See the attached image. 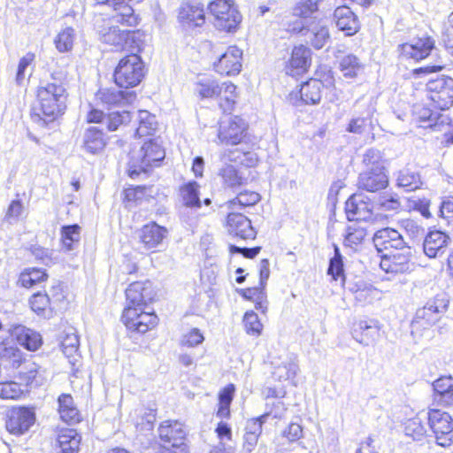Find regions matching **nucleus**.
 Wrapping results in <instances>:
<instances>
[{"label":"nucleus","mask_w":453,"mask_h":453,"mask_svg":"<svg viewBox=\"0 0 453 453\" xmlns=\"http://www.w3.org/2000/svg\"><path fill=\"white\" fill-rule=\"evenodd\" d=\"M80 228H61V242L66 250H72L80 240Z\"/></svg>","instance_id":"e2e57ef3"},{"label":"nucleus","mask_w":453,"mask_h":453,"mask_svg":"<svg viewBox=\"0 0 453 453\" xmlns=\"http://www.w3.org/2000/svg\"><path fill=\"white\" fill-rule=\"evenodd\" d=\"M178 19L183 27L188 28L203 26L205 22L203 5L196 0L182 3Z\"/></svg>","instance_id":"f3484780"},{"label":"nucleus","mask_w":453,"mask_h":453,"mask_svg":"<svg viewBox=\"0 0 453 453\" xmlns=\"http://www.w3.org/2000/svg\"><path fill=\"white\" fill-rule=\"evenodd\" d=\"M242 50L232 45L213 62V70L220 75L234 76L242 71Z\"/></svg>","instance_id":"9b49d317"},{"label":"nucleus","mask_w":453,"mask_h":453,"mask_svg":"<svg viewBox=\"0 0 453 453\" xmlns=\"http://www.w3.org/2000/svg\"><path fill=\"white\" fill-rule=\"evenodd\" d=\"M243 324L248 334L253 336H259L261 334L263 325L255 311H249L245 312L243 316Z\"/></svg>","instance_id":"6e6d98bb"},{"label":"nucleus","mask_w":453,"mask_h":453,"mask_svg":"<svg viewBox=\"0 0 453 453\" xmlns=\"http://www.w3.org/2000/svg\"><path fill=\"white\" fill-rule=\"evenodd\" d=\"M79 337L72 329V332L65 333V335L61 340L62 351L68 358L73 357V361L70 360V363L74 364L76 361L75 355L79 349Z\"/></svg>","instance_id":"3c124183"},{"label":"nucleus","mask_w":453,"mask_h":453,"mask_svg":"<svg viewBox=\"0 0 453 453\" xmlns=\"http://www.w3.org/2000/svg\"><path fill=\"white\" fill-rule=\"evenodd\" d=\"M106 145L104 134L97 127L88 128L82 138V148L90 154H97L104 150Z\"/></svg>","instance_id":"473e14b6"},{"label":"nucleus","mask_w":453,"mask_h":453,"mask_svg":"<svg viewBox=\"0 0 453 453\" xmlns=\"http://www.w3.org/2000/svg\"><path fill=\"white\" fill-rule=\"evenodd\" d=\"M334 88V78L333 73L328 71L325 73L323 80L311 79L303 83L298 91L291 92L288 100L293 105L317 104L320 102L322 96V88Z\"/></svg>","instance_id":"20e7f679"},{"label":"nucleus","mask_w":453,"mask_h":453,"mask_svg":"<svg viewBox=\"0 0 453 453\" xmlns=\"http://www.w3.org/2000/svg\"><path fill=\"white\" fill-rule=\"evenodd\" d=\"M58 412L63 421L76 423L80 421V414L74 406L73 399L69 394H62L58 397Z\"/></svg>","instance_id":"f704fd0d"},{"label":"nucleus","mask_w":453,"mask_h":453,"mask_svg":"<svg viewBox=\"0 0 453 453\" xmlns=\"http://www.w3.org/2000/svg\"><path fill=\"white\" fill-rule=\"evenodd\" d=\"M380 266L386 273L399 274L413 271L414 263L411 252L407 250H396L381 257Z\"/></svg>","instance_id":"f8f14e48"},{"label":"nucleus","mask_w":453,"mask_h":453,"mask_svg":"<svg viewBox=\"0 0 453 453\" xmlns=\"http://www.w3.org/2000/svg\"><path fill=\"white\" fill-rule=\"evenodd\" d=\"M426 96L434 107L445 111L453 105V79L440 76L429 80L426 83Z\"/></svg>","instance_id":"423d86ee"},{"label":"nucleus","mask_w":453,"mask_h":453,"mask_svg":"<svg viewBox=\"0 0 453 453\" xmlns=\"http://www.w3.org/2000/svg\"><path fill=\"white\" fill-rule=\"evenodd\" d=\"M268 416V414H264L247 421L242 443V449L246 453H251L257 446L258 438L262 433L263 424L266 421Z\"/></svg>","instance_id":"bb28decb"},{"label":"nucleus","mask_w":453,"mask_h":453,"mask_svg":"<svg viewBox=\"0 0 453 453\" xmlns=\"http://www.w3.org/2000/svg\"><path fill=\"white\" fill-rule=\"evenodd\" d=\"M236 98V86L231 81L221 82L220 96L215 98L218 100L219 108L224 112L233 111Z\"/></svg>","instance_id":"c9c22d12"},{"label":"nucleus","mask_w":453,"mask_h":453,"mask_svg":"<svg viewBox=\"0 0 453 453\" xmlns=\"http://www.w3.org/2000/svg\"><path fill=\"white\" fill-rule=\"evenodd\" d=\"M380 326L376 320H361L352 331V336L360 344L369 346L380 338Z\"/></svg>","instance_id":"4be33fe9"},{"label":"nucleus","mask_w":453,"mask_h":453,"mask_svg":"<svg viewBox=\"0 0 453 453\" xmlns=\"http://www.w3.org/2000/svg\"><path fill=\"white\" fill-rule=\"evenodd\" d=\"M199 185L196 181H189L180 188L182 203L190 208H199L201 201L199 198Z\"/></svg>","instance_id":"79ce46f5"},{"label":"nucleus","mask_w":453,"mask_h":453,"mask_svg":"<svg viewBox=\"0 0 453 453\" xmlns=\"http://www.w3.org/2000/svg\"><path fill=\"white\" fill-rule=\"evenodd\" d=\"M23 214V205L19 200L11 203L6 212V220L10 225L17 223L18 219Z\"/></svg>","instance_id":"774afa93"},{"label":"nucleus","mask_w":453,"mask_h":453,"mask_svg":"<svg viewBox=\"0 0 453 453\" xmlns=\"http://www.w3.org/2000/svg\"><path fill=\"white\" fill-rule=\"evenodd\" d=\"M100 39L104 43L114 47L115 50H123L128 43V31L112 26L100 33Z\"/></svg>","instance_id":"72a5a7b5"},{"label":"nucleus","mask_w":453,"mask_h":453,"mask_svg":"<svg viewBox=\"0 0 453 453\" xmlns=\"http://www.w3.org/2000/svg\"><path fill=\"white\" fill-rule=\"evenodd\" d=\"M273 377L279 381L294 380L297 372L298 365L291 358H286L280 363L273 362Z\"/></svg>","instance_id":"4c0bfd02"},{"label":"nucleus","mask_w":453,"mask_h":453,"mask_svg":"<svg viewBox=\"0 0 453 453\" xmlns=\"http://www.w3.org/2000/svg\"><path fill=\"white\" fill-rule=\"evenodd\" d=\"M248 125L239 116L227 117L221 120L218 132L219 143L237 145L242 142L246 135Z\"/></svg>","instance_id":"6e6552de"},{"label":"nucleus","mask_w":453,"mask_h":453,"mask_svg":"<svg viewBox=\"0 0 453 453\" xmlns=\"http://www.w3.org/2000/svg\"><path fill=\"white\" fill-rule=\"evenodd\" d=\"M451 237L439 229L430 231L424 240V252L429 257H436L444 253Z\"/></svg>","instance_id":"b1692460"},{"label":"nucleus","mask_w":453,"mask_h":453,"mask_svg":"<svg viewBox=\"0 0 453 453\" xmlns=\"http://www.w3.org/2000/svg\"><path fill=\"white\" fill-rule=\"evenodd\" d=\"M12 330L0 331V358L7 360L12 368H18L23 361V353L12 342Z\"/></svg>","instance_id":"6ab92c4d"},{"label":"nucleus","mask_w":453,"mask_h":453,"mask_svg":"<svg viewBox=\"0 0 453 453\" xmlns=\"http://www.w3.org/2000/svg\"><path fill=\"white\" fill-rule=\"evenodd\" d=\"M261 199V196L254 191L245 190L237 195L235 198L229 201L227 207L234 210L235 207H248L257 204Z\"/></svg>","instance_id":"8fccbe9b"},{"label":"nucleus","mask_w":453,"mask_h":453,"mask_svg":"<svg viewBox=\"0 0 453 453\" xmlns=\"http://www.w3.org/2000/svg\"><path fill=\"white\" fill-rule=\"evenodd\" d=\"M446 309L442 300L435 299L417 310L411 321V332H418L434 325L439 319V314Z\"/></svg>","instance_id":"9d476101"},{"label":"nucleus","mask_w":453,"mask_h":453,"mask_svg":"<svg viewBox=\"0 0 453 453\" xmlns=\"http://www.w3.org/2000/svg\"><path fill=\"white\" fill-rule=\"evenodd\" d=\"M153 296L150 281L133 282L126 290L127 306L125 308L142 311L153 299Z\"/></svg>","instance_id":"4468645a"},{"label":"nucleus","mask_w":453,"mask_h":453,"mask_svg":"<svg viewBox=\"0 0 453 453\" xmlns=\"http://www.w3.org/2000/svg\"><path fill=\"white\" fill-rule=\"evenodd\" d=\"M137 120L139 125L135 130V136L142 137L150 134L157 128L156 117L148 111H139Z\"/></svg>","instance_id":"a18cd8bd"},{"label":"nucleus","mask_w":453,"mask_h":453,"mask_svg":"<svg viewBox=\"0 0 453 453\" xmlns=\"http://www.w3.org/2000/svg\"><path fill=\"white\" fill-rule=\"evenodd\" d=\"M47 278L46 273L42 269L32 268L21 273L20 281L25 288H31L34 285L45 280Z\"/></svg>","instance_id":"13d9d810"},{"label":"nucleus","mask_w":453,"mask_h":453,"mask_svg":"<svg viewBox=\"0 0 453 453\" xmlns=\"http://www.w3.org/2000/svg\"><path fill=\"white\" fill-rule=\"evenodd\" d=\"M223 157L246 167H252L257 163V157L256 153L251 151L244 152L238 149L226 150L223 153Z\"/></svg>","instance_id":"37998d69"},{"label":"nucleus","mask_w":453,"mask_h":453,"mask_svg":"<svg viewBox=\"0 0 453 453\" xmlns=\"http://www.w3.org/2000/svg\"><path fill=\"white\" fill-rule=\"evenodd\" d=\"M296 33H303L307 35L309 33V41L317 50L322 49L329 41V29L326 25L318 23L310 28H306L303 22H296L291 28Z\"/></svg>","instance_id":"5701e85b"},{"label":"nucleus","mask_w":453,"mask_h":453,"mask_svg":"<svg viewBox=\"0 0 453 453\" xmlns=\"http://www.w3.org/2000/svg\"><path fill=\"white\" fill-rule=\"evenodd\" d=\"M396 184L399 188L410 192L418 189L423 182L418 173L410 169H403L397 173Z\"/></svg>","instance_id":"58836bf2"},{"label":"nucleus","mask_w":453,"mask_h":453,"mask_svg":"<svg viewBox=\"0 0 453 453\" xmlns=\"http://www.w3.org/2000/svg\"><path fill=\"white\" fill-rule=\"evenodd\" d=\"M167 228H140L137 236L148 249H151L162 242L166 237Z\"/></svg>","instance_id":"ea45409f"},{"label":"nucleus","mask_w":453,"mask_h":453,"mask_svg":"<svg viewBox=\"0 0 453 453\" xmlns=\"http://www.w3.org/2000/svg\"><path fill=\"white\" fill-rule=\"evenodd\" d=\"M121 319L127 329L144 334L155 327L157 324V317L154 312L136 311L125 308Z\"/></svg>","instance_id":"ddd939ff"},{"label":"nucleus","mask_w":453,"mask_h":453,"mask_svg":"<svg viewBox=\"0 0 453 453\" xmlns=\"http://www.w3.org/2000/svg\"><path fill=\"white\" fill-rule=\"evenodd\" d=\"M81 437L74 429L62 430L58 436L61 453H77Z\"/></svg>","instance_id":"e433bc0d"},{"label":"nucleus","mask_w":453,"mask_h":453,"mask_svg":"<svg viewBox=\"0 0 453 453\" xmlns=\"http://www.w3.org/2000/svg\"><path fill=\"white\" fill-rule=\"evenodd\" d=\"M434 48V42L426 38H419L411 42L399 46L400 55L403 59L421 60L429 56Z\"/></svg>","instance_id":"aec40b11"},{"label":"nucleus","mask_w":453,"mask_h":453,"mask_svg":"<svg viewBox=\"0 0 453 453\" xmlns=\"http://www.w3.org/2000/svg\"><path fill=\"white\" fill-rule=\"evenodd\" d=\"M30 307L38 316L50 319L53 315V309L47 294L38 292L29 300Z\"/></svg>","instance_id":"a19ab883"},{"label":"nucleus","mask_w":453,"mask_h":453,"mask_svg":"<svg viewBox=\"0 0 453 453\" xmlns=\"http://www.w3.org/2000/svg\"><path fill=\"white\" fill-rule=\"evenodd\" d=\"M347 288L355 293V298L358 302L370 303L378 293L375 288L366 285L363 280L355 284L348 283Z\"/></svg>","instance_id":"de8ad7c7"},{"label":"nucleus","mask_w":453,"mask_h":453,"mask_svg":"<svg viewBox=\"0 0 453 453\" xmlns=\"http://www.w3.org/2000/svg\"><path fill=\"white\" fill-rule=\"evenodd\" d=\"M34 61L35 54L31 52L27 53L19 59L16 73L17 84L22 85L30 78L33 73L32 64Z\"/></svg>","instance_id":"09e8293b"},{"label":"nucleus","mask_w":453,"mask_h":453,"mask_svg":"<svg viewBox=\"0 0 453 453\" xmlns=\"http://www.w3.org/2000/svg\"><path fill=\"white\" fill-rule=\"evenodd\" d=\"M144 35L140 31H128V43L126 46V50H129L138 54L143 48Z\"/></svg>","instance_id":"69168bd1"},{"label":"nucleus","mask_w":453,"mask_h":453,"mask_svg":"<svg viewBox=\"0 0 453 453\" xmlns=\"http://www.w3.org/2000/svg\"><path fill=\"white\" fill-rule=\"evenodd\" d=\"M227 226H251V220L235 207L227 215Z\"/></svg>","instance_id":"338daca9"},{"label":"nucleus","mask_w":453,"mask_h":453,"mask_svg":"<svg viewBox=\"0 0 453 453\" xmlns=\"http://www.w3.org/2000/svg\"><path fill=\"white\" fill-rule=\"evenodd\" d=\"M363 69L364 65L353 54L346 55L340 60V70L346 78L357 77Z\"/></svg>","instance_id":"c03bdc74"},{"label":"nucleus","mask_w":453,"mask_h":453,"mask_svg":"<svg viewBox=\"0 0 453 453\" xmlns=\"http://www.w3.org/2000/svg\"><path fill=\"white\" fill-rule=\"evenodd\" d=\"M434 401L444 406L453 405V378L442 376L433 383Z\"/></svg>","instance_id":"7c9ffc66"},{"label":"nucleus","mask_w":453,"mask_h":453,"mask_svg":"<svg viewBox=\"0 0 453 453\" xmlns=\"http://www.w3.org/2000/svg\"><path fill=\"white\" fill-rule=\"evenodd\" d=\"M323 0H300L293 8V14L300 18H308L319 10Z\"/></svg>","instance_id":"5fc2aeb1"},{"label":"nucleus","mask_w":453,"mask_h":453,"mask_svg":"<svg viewBox=\"0 0 453 453\" xmlns=\"http://www.w3.org/2000/svg\"><path fill=\"white\" fill-rule=\"evenodd\" d=\"M35 421V411L27 407H14L6 413V430L14 435L27 433Z\"/></svg>","instance_id":"1a4fd4ad"},{"label":"nucleus","mask_w":453,"mask_h":453,"mask_svg":"<svg viewBox=\"0 0 453 453\" xmlns=\"http://www.w3.org/2000/svg\"><path fill=\"white\" fill-rule=\"evenodd\" d=\"M136 97L134 92L121 91L115 88H103L96 93V99L108 106L132 104Z\"/></svg>","instance_id":"c85d7f7f"},{"label":"nucleus","mask_w":453,"mask_h":453,"mask_svg":"<svg viewBox=\"0 0 453 453\" xmlns=\"http://www.w3.org/2000/svg\"><path fill=\"white\" fill-rule=\"evenodd\" d=\"M388 185V177L384 165L370 167L361 173L357 180L358 188L367 192L380 191L386 188Z\"/></svg>","instance_id":"2eb2a0df"},{"label":"nucleus","mask_w":453,"mask_h":453,"mask_svg":"<svg viewBox=\"0 0 453 453\" xmlns=\"http://www.w3.org/2000/svg\"><path fill=\"white\" fill-rule=\"evenodd\" d=\"M334 17L336 27L344 32L345 35L350 36L359 30V22L355 13L348 6H339L334 10Z\"/></svg>","instance_id":"a878e982"},{"label":"nucleus","mask_w":453,"mask_h":453,"mask_svg":"<svg viewBox=\"0 0 453 453\" xmlns=\"http://www.w3.org/2000/svg\"><path fill=\"white\" fill-rule=\"evenodd\" d=\"M375 245L381 249L402 250L404 248L403 235L395 228H380L373 237Z\"/></svg>","instance_id":"c756f323"},{"label":"nucleus","mask_w":453,"mask_h":453,"mask_svg":"<svg viewBox=\"0 0 453 453\" xmlns=\"http://www.w3.org/2000/svg\"><path fill=\"white\" fill-rule=\"evenodd\" d=\"M203 341L204 336L201 330L196 327H193L182 334L180 343L183 347L196 348L202 344Z\"/></svg>","instance_id":"4d7b16f0"},{"label":"nucleus","mask_w":453,"mask_h":453,"mask_svg":"<svg viewBox=\"0 0 453 453\" xmlns=\"http://www.w3.org/2000/svg\"><path fill=\"white\" fill-rule=\"evenodd\" d=\"M42 371L40 366H38L36 364H31L27 367V372H23L24 374V380H26L27 384H35L39 385L42 381Z\"/></svg>","instance_id":"0e129e2a"},{"label":"nucleus","mask_w":453,"mask_h":453,"mask_svg":"<svg viewBox=\"0 0 453 453\" xmlns=\"http://www.w3.org/2000/svg\"><path fill=\"white\" fill-rule=\"evenodd\" d=\"M75 39V33L72 27H65L58 34L54 40L59 52H67L72 50Z\"/></svg>","instance_id":"603ef678"},{"label":"nucleus","mask_w":453,"mask_h":453,"mask_svg":"<svg viewBox=\"0 0 453 453\" xmlns=\"http://www.w3.org/2000/svg\"><path fill=\"white\" fill-rule=\"evenodd\" d=\"M165 157V150L161 142L157 139H150L139 150H134L130 153L128 174L134 178L142 173H146L159 166Z\"/></svg>","instance_id":"f03ea898"},{"label":"nucleus","mask_w":453,"mask_h":453,"mask_svg":"<svg viewBox=\"0 0 453 453\" xmlns=\"http://www.w3.org/2000/svg\"><path fill=\"white\" fill-rule=\"evenodd\" d=\"M131 120V113L127 111H113L106 118L107 128L109 131H115L121 125H125Z\"/></svg>","instance_id":"bf43d9fd"},{"label":"nucleus","mask_w":453,"mask_h":453,"mask_svg":"<svg viewBox=\"0 0 453 453\" xmlns=\"http://www.w3.org/2000/svg\"><path fill=\"white\" fill-rule=\"evenodd\" d=\"M349 221H368L372 217V204L362 194H353L345 203Z\"/></svg>","instance_id":"dca6fc26"},{"label":"nucleus","mask_w":453,"mask_h":453,"mask_svg":"<svg viewBox=\"0 0 453 453\" xmlns=\"http://www.w3.org/2000/svg\"><path fill=\"white\" fill-rule=\"evenodd\" d=\"M127 0H96L99 5H108L113 9L112 19L127 27H135L138 17L134 9L127 4Z\"/></svg>","instance_id":"a211bd4d"},{"label":"nucleus","mask_w":453,"mask_h":453,"mask_svg":"<svg viewBox=\"0 0 453 453\" xmlns=\"http://www.w3.org/2000/svg\"><path fill=\"white\" fill-rule=\"evenodd\" d=\"M65 88L57 82L41 84L37 89V106L31 114L34 122L44 127L63 114L66 102Z\"/></svg>","instance_id":"f257e3e1"},{"label":"nucleus","mask_w":453,"mask_h":453,"mask_svg":"<svg viewBox=\"0 0 453 453\" xmlns=\"http://www.w3.org/2000/svg\"><path fill=\"white\" fill-rule=\"evenodd\" d=\"M327 273L334 280L342 278V285L345 286L346 278L343 274L342 257L337 246H334V256L330 259Z\"/></svg>","instance_id":"864d4df0"},{"label":"nucleus","mask_w":453,"mask_h":453,"mask_svg":"<svg viewBox=\"0 0 453 453\" xmlns=\"http://www.w3.org/2000/svg\"><path fill=\"white\" fill-rule=\"evenodd\" d=\"M158 435L164 442L176 448L183 444L186 432L180 422L165 421L158 427Z\"/></svg>","instance_id":"393cba45"},{"label":"nucleus","mask_w":453,"mask_h":453,"mask_svg":"<svg viewBox=\"0 0 453 453\" xmlns=\"http://www.w3.org/2000/svg\"><path fill=\"white\" fill-rule=\"evenodd\" d=\"M224 184L231 188L241 187L246 183V179L242 173L237 171L233 165H226L219 171Z\"/></svg>","instance_id":"49530a36"},{"label":"nucleus","mask_w":453,"mask_h":453,"mask_svg":"<svg viewBox=\"0 0 453 453\" xmlns=\"http://www.w3.org/2000/svg\"><path fill=\"white\" fill-rule=\"evenodd\" d=\"M221 82L211 76H201L195 84V92L201 99H214L220 96Z\"/></svg>","instance_id":"2f4dec72"},{"label":"nucleus","mask_w":453,"mask_h":453,"mask_svg":"<svg viewBox=\"0 0 453 453\" xmlns=\"http://www.w3.org/2000/svg\"><path fill=\"white\" fill-rule=\"evenodd\" d=\"M21 386L14 381L0 383V397L3 399H18L23 394Z\"/></svg>","instance_id":"052dcab7"},{"label":"nucleus","mask_w":453,"mask_h":453,"mask_svg":"<svg viewBox=\"0 0 453 453\" xmlns=\"http://www.w3.org/2000/svg\"><path fill=\"white\" fill-rule=\"evenodd\" d=\"M404 433L413 440L419 441L425 435L426 429L418 418H412L406 422Z\"/></svg>","instance_id":"680f3d73"},{"label":"nucleus","mask_w":453,"mask_h":453,"mask_svg":"<svg viewBox=\"0 0 453 453\" xmlns=\"http://www.w3.org/2000/svg\"><path fill=\"white\" fill-rule=\"evenodd\" d=\"M427 415L428 424L434 434L436 443L444 448L450 446L453 431L451 416L437 409L430 410Z\"/></svg>","instance_id":"0eeeda50"},{"label":"nucleus","mask_w":453,"mask_h":453,"mask_svg":"<svg viewBox=\"0 0 453 453\" xmlns=\"http://www.w3.org/2000/svg\"><path fill=\"white\" fill-rule=\"evenodd\" d=\"M143 77L144 65L136 53L120 59L114 72V81L119 88H134L142 81Z\"/></svg>","instance_id":"7ed1b4c3"},{"label":"nucleus","mask_w":453,"mask_h":453,"mask_svg":"<svg viewBox=\"0 0 453 453\" xmlns=\"http://www.w3.org/2000/svg\"><path fill=\"white\" fill-rule=\"evenodd\" d=\"M311 63V51L304 45L294 47L287 65V73L296 76L305 73Z\"/></svg>","instance_id":"412c9836"},{"label":"nucleus","mask_w":453,"mask_h":453,"mask_svg":"<svg viewBox=\"0 0 453 453\" xmlns=\"http://www.w3.org/2000/svg\"><path fill=\"white\" fill-rule=\"evenodd\" d=\"M12 334L18 343L29 351L37 350L42 344V337L38 332L22 325L15 326Z\"/></svg>","instance_id":"cd10ccee"},{"label":"nucleus","mask_w":453,"mask_h":453,"mask_svg":"<svg viewBox=\"0 0 453 453\" xmlns=\"http://www.w3.org/2000/svg\"><path fill=\"white\" fill-rule=\"evenodd\" d=\"M208 9L219 30L234 32L242 21V16L232 0H214L209 4Z\"/></svg>","instance_id":"39448f33"}]
</instances>
